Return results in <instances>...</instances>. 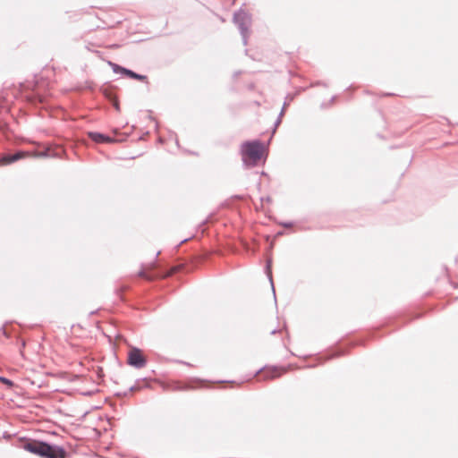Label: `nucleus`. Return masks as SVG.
Listing matches in <instances>:
<instances>
[{
  "label": "nucleus",
  "instance_id": "4468645a",
  "mask_svg": "<svg viewBox=\"0 0 458 458\" xmlns=\"http://www.w3.org/2000/svg\"><path fill=\"white\" fill-rule=\"evenodd\" d=\"M114 108H115L117 111H119V110H120L119 103H118V101H117V100H114Z\"/></svg>",
  "mask_w": 458,
  "mask_h": 458
},
{
  "label": "nucleus",
  "instance_id": "dca6fc26",
  "mask_svg": "<svg viewBox=\"0 0 458 458\" xmlns=\"http://www.w3.org/2000/svg\"><path fill=\"white\" fill-rule=\"evenodd\" d=\"M282 116H278L277 120L275 123V126L277 127L281 123Z\"/></svg>",
  "mask_w": 458,
  "mask_h": 458
},
{
  "label": "nucleus",
  "instance_id": "423d86ee",
  "mask_svg": "<svg viewBox=\"0 0 458 458\" xmlns=\"http://www.w3.org/2000/svg\"><path fill=\"white\" fill-rule=\"evenodd\" d=\"M29 153L24 151H18L15 154H6L0 157V165H10L15 161L20 160L21 158L27 157Z\"/></svg>",
  "mask_w": 458,
  "mask_h": 458
},
{
  "label": "nucleus",
  "instance_id": "39448f33",
  "mask_svg": "<svg viewBox=\"0 0 458 458\" xmlns=\"http://www.w3.org/2000/svg\"><path fill=\"white\" fill-rule=\"evenodd\" d=\"M108 64L111 66V68L114 73H121V74L128 76L131 79H134V80H138V81H141L147 80V77L145 75L136 73L133 71L129 70L124 67H122L119 64H116L113 62H109Z\"/></svg>",
  "mask_w": 458,
  "mask_h": 458
},
{
  "label": "nucleus",
  "instance_id": "a211bd4d",
  "mask_svg": "<svg viewBox=\"0 0 458 458\" xmlns=\"http://www.w3.org/2000/svg\"><path fill=\"white\" fill-rule=\"evenodd\" d=\"M263 369H259L257 371L256 375L259 374Z\"/></svg>",
  "mask_w": 458,
  "mask_h": 458
},
{
  "label": "nucleus",
  "instance_id": "ddd939ff",
  "mask_svg": "<svg viewBox=\"0 0 458 458\" xmlns=\"http://www.w3.org/2000/svg\"><path fill=\"white\" fill-rule=\"evenodd\" d=\"M282 225L284 227H286V228H289V227H292L293 226V224L290 223V222H286V223H283Z\"/></svg>",
  "mask_w": 458,
  "mask_h": 458
},
{
  "label": "nucleus",
  "instance_id": "f03ea898",
  "mask_svg": "<svg viewBox=\"0 0 458 458\" xmlns=\"http://www.w3.org/2000/svg\"><path fill=\"white\" fill-rule=\"evenodd\" d=\"M263 145L259 140L245 141L241 146L242 162L246 166H254L261 159Z\"/></svg>",
  "mask_w": 458,
  "mask_h": 458
},
{
  "label": "nucleus",
  "instance_id": "f8f14e48",
  "mask_svg": "<svg viewBox=\"0 0 458 458\" xmlns=\"http://www.w3.org/2000/svg\"><path fill=\"white\" fill-rule=\"evenodd\" d=\"M139 275H140V276L144 277V278H146L148 280H152L153 279V277L148 276L145 271H140Z\"/></svg>",
  "mask_w": 458,
  "mask_h": 458
},
{
  "label": "nucleus",
  "instance_id": "1a4fd4ad",
  "mask_svg": "<svg viewBox=\"0 0 458 458\" xmlns=\"http://www.w3.org/2000/svg\"><path fill=\"white\" fill-rule=\"evenodd\" d=\"M90 139L96 142H111L113 140L102 133L91 131L89 133Z\"/></svg>",
  "mask_w": 458,
  "mask_h": 458
},
{
  "label": "nucleus",
  "instance_id": "9d476101",
  "mask_svg": "<svg viewBox=\"0 0 458 458\" xmlns=\"http://www.w3.org/2000/svg\"><path fill=\"white\" fill-rule=\"evenodd\" d=\"M267 274L269 278V281L271 282V284H273L272 282V275H271V260H267V267H266ZM273 293H275L274 285H272Z\"/></svg>",
  "mask_w": 458,
  "mask_h": 458
},
{
  "label": "nucleus",
  "instance_id": "f257e3e1",
  "mask_svg": "<svg viewBox=\"0 0 458 458\" xmlns=\"http://www.w3.org/2000/svg\"><path fill=\"white\" fill-rule=\"evenodd\" d=\"M24 449L43 458H65L64 448L46 442L32 441L24 445Z\"/></svg>",
  "mask_w": 458,
  "mask_h": 458
},
{
  "label": "nucleus",
  "instance_id": "7ed1b4c3",
  "mask_svg": "<svg viewBox=\"0 0 458 458\" xmlns=\"http://www.w3.org/2000/svg\"><path fill=\"white\" fill-rule=\"evenodd\" d=\"M233 22L240 30L243 45H247L248 37L250 35V28L251 26L250 13L243 9H240L233 14Z\"/></svg>",
  "mask_w": 458,
  "mask_h": 458
},
{
  "label": "nucleus",
  "instance_id": "9b49d317",
  "mask_svg": "<svg viewBox=\"0 0 458 458\" xmlns=\"http://www.w3.org/2000/svg\"><path fill=\"white\" fill-rule=\"evenodd\" d=\"M0 382L4 383V385H6L8 386H12L13 385V381H11L10 379H8L6 377H1V376H0Z\"/></svg>",
  "mask_w": 458,
  "mask_h": 458
},
{
  "label": "nucleus",
  "instance_id": "0eeeda50",
  "mask_svg": "<svg viewBox=\"0 0 458 458\" xmlns=\"http://www.w3.org/2000/svg\"><path fill=\"white\" fill-rule=\"evenodd\" d=\"M286 369L277 367H270L264 369L263 377L264 379H271L279 377L282 373L285 372Z\"/></svg>",
  "mask_w": 458,
  "mask_h": 458
},
{
  "label": "nucleus",
  "instance_id": "2eb2a0df",
  "mask_svg": "<svg viewBox=\"0 0 458 458\" xmlns=\"http://www.w3.org/2000/svg\"><path fill=\"white\" fill-rule=\"evenodd\" d=\"M286 106H287V103H286V102H284V106H283V108H282V110H281V112H280V116H283V115H284V110H285Z\"/></svg>",
  "mask_w": 458,
  "mask_h": 458
},
{
  "label": "nucleus",
  "instance_id": "f3484780",
  "mask_svg": "<svg viewBox=\"0 0 458 458\" xmlns=\"http://www.w3.org/2000/svg\"><path fill=\"white\" fill-rule=\"evenodd\" d=\"M136 389H137V387H136V386H131V391H134V390H136Z\"/></svg>",
  "mask_w": 458,
  "mask_h": 458
},
{
  "label": "nucleus",
  "instance_id": "6e6552de",
  "mask_svg": "<svg viewBox=\"0 0 458 458\" xmlns=\"http://www.w3.org/2000/svg\"><path fill=\"white\" fill-rule=\"evenodd\" d=\"M63 150L60 148L58 150H51L50 148H47L44 151H37L33 154L35 157H59L61 152Z\"/></svg>",
  "mask_w": 458,
  "mask_h": 458
},
{
  "label": "nucleus",
  "instance_id": "20e7f679",
  "mask_svg": "<svg viewBox=\"0 0 458 458\" xmlns=\"http://www.w3.org/2000/svg\"><path fill=\"white\" fill-rule=\"evenodd\" d=\"M147 360L139 348L133 347L128 353V364L136 369H142L146 366Z\"/></svg>",
  "mask_w": 458,
  "mask_h": 458
}]
</instances>
